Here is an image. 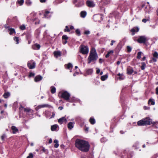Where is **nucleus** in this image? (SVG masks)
<instances>
[{"label":"nucleus","mask_w":158,"mask_h":158,"mask_svg":"<svg viewBox=\"0 0 158 158\" xmlns=\"http://www.w3.org/2000/svg\"><path fill=\"white\" fill-rule=\"evenodd\" d=\"M33 157V154L32 153H30L29 155L27 156V158H32Z\"/></svg>","instance_id":"45"},{"label":"nucleus","mask_w":158,"mask_h":158,"mask_svg":"<svg viewBox=\"0 0 158 158\" xmlns=\"http://www.w3.org/2000/svg\"><path fill=\"white\" fill-rule=\"evenodd\" d=\"M70 31V29L69 28L68 26H65V28L64 30V32H69Z\"/></svg>","instance_id":"41"},{"label":"nucleus","mask_w":158,"mask_h":158,"mask_svg":"<svg viewBox=\"0 0 158 158\" xmlns=\"http://www.w3.org/2000/svg\"><path fill=\"white\" fill-rule=\"evenodd\" d=\"M148 103L149 104L151 103V105H154L155 104V101L152 99H149Z\"/></svg>","instance_id":"30"},{"label":"nucleus","mask_w":158,"mask_h":158,"mask_svg":"<svg viewBox=\"0 0 158 158\" xmlns=\"http://www.w3.org/2000/svg\"><path fill=\"white\" fill-rule=\"evenodd\" d=\"M11 129L13 131V133L14 134L16 133L18 131V128L15 126H12L11 127Z\"/></svg>","instance_id":"20"},{"label":"nucleus","mask_w":158,"mask_h":158,"mask_svg":"<svg viewBox=\"0 0 158 158\" xmlns=\"http://www.w3.org/2000/svg\"><path fill=\"white\" fill-rule=\"evenodd\" d=\"M6 135L5 134H3V135H2L1 136V139L2 140H4V139H5V138H6Z\"/></svg>","instance_id":"49"},{"label":"nucleus","mask_w":158,"mask_h":158,"mask_svg":"<svg viewBox=\"0 0 158 158\" xmlns=\"http://www.w3.org/2000/svg\"><path fill=\"white\" fill-rule=\"evenodd\" d=\"M142 66H141V68L142 70H144L146 67V64L144 62H143L141 63Z\"/></svg>","instance_id":"36"},{"label":"nucleus","mask_w":158,"mask_h":158,"mask_svg":"<svg viewBox=\"0 0 158 158\" xmlns=\"http://www.w3.org/2000/svg\"><path fill=\"white\" fill-rule=\"evenodd\" d=\"M19 28L22 30H24L26 28L25 26L24 25H22Z\"/></svg>","instance_id":"46"},{"label":"nucleus","mask_w":158,"mask_h":158,"mask_svg":"<svg viewBox=\"0 0 158 158\" xmlns=\"http://www.w3.org/2000/svg\"><path fill=\"white\" fill-rule=\"evenodd\" d=\"M131 48L129 46L127 47V51L128 52H130L131 51Z\"/></svg>","instance_id":"44"},{"label":"nucleus","mask_w":158,"mask_h":158,"mask_svg":"<svg viewBox=\"0 0 158 158\" xmlns=\"http://www.w3.org/2000/svg\"><path fill=\"white\" fill-rule=\"evenodd\" d=\"M127 73L129 75L131 74L134 72L133 69L131 67H128L127 69Z\"/></svg>","instance_id":"18"},{"label":"nucleus","mask_w":158,"mask_h":158,"mask_svg":"<svg viewBox=\"0 0 158 158\" xmlns=\"http://www.w3.org/2000/svg\"><path fill=\"white\" fill-rule=\"evenodd\" d=\"M100 69H98L97 70V71H96V73L98 74L99 73H100Z\"/></svg>","instance_id":"56"},{"label":"nucleus","mask_w":158,"mask_h":158,"mask_svg":"<svg viewBox=\"0 0 158 158\" xmlns=\"http://www.w3.org/2000/svg\"><path fill=\"white\" fill-rule=\"evenodd\" d=\"M87 6L90 7H93L95 6V4L93 1L87 0L86 2Z\"/></svg>","instance_id":"9"},{"label":"nucleus","mask_w":158,"mask_h":158,"mask_svg":"<svg viewBox=\"0 0 158 158\" xmlns=\"http://www.w3.org/2000/svg\"><path fill=\"white\" fill-rule=\"evenodd\" d=\"M4 27L6 29L8 28V30L10 28V27L7 24L5 25H4Z\"/></svg>","instance_id":"50"},{"label":"nucleus","mask_w":158,"mask_h":158,"mask_svg":"<svg viewBox=\"0 0 158 158\" xmlns=\"http://www.w3.org/2000/svg\"><path fill=\"white\" fill-rule=\"evenodd\" d=\"M146 58V57L145 56H144L142 59L143 60H145Z\"/></svg>","instance_id":"63"},{"label":"nucleus","mask_w":158,"mask_h":158,"mask_svg":"<svg viewBox=\"0 0 158 158\" xmlns=\"http://www.w3.org/2000/svg\"><path fill=\"white\" fill-rule=\"evenodd\" d=\"M102 2L104 4L106 5L110 2V0H102Z\"/></svg>","instance_id":"35"},{"label":"nucleus","mask_w":158,"mask_h":158,"mask_svg":"<svg viewBox=\"0 0 158 158\" xmlns=\"http://www.w3.org/2000/svg\"><path fill=\"white\" fill-rule=\"evenodd\" d=\"M150 20V19L149 17H148L147 19H142V21L143 23H145L147 21H149Z\"/></svg>","instance_id":"39"},{"label":"nucleus","mask_w":158,"mask_h":158,"mask_svg":"<svg viewBox=\"0 0 158 158\" xmlns=\"http://www.w3.org/2000/svg\"><path fill=\"white\" fill-rule=\"evenodd\" d=\"M58 122L60 124H62L64 122L66 123L67 122V120L64 117H63L58 120Z\"/></svg>","instance_id":"11"},{"label":"nucleus","mask_w":158,"mask_h":158,"mask_svg":"<svg viewBox=\"0 0 158 158\" xmlns=\"http://www.w3.org/2000/svg\"><path fill=\"white\" fill-rule=\"evenodd\" d=\"M156 94L158 95V87H156Z\"/></svg>","instance_id":"53"},{"label":"nucleus","mask_w":158,"mask_h":158,"mask_svg":"<svg viewBox=\"0 0 158 158\" xmlns=\"http://www.w3.org/2000/svg\"><path fill=\"white\" fill-rule=\"evenodd\" d=\"M139 29L138 27H135L131 29V31L132 32L131 35H135V32H137L139 31Z\"/></svg>","instance_id":"10"},{"label":"nucleus","mask_w":158,"mask_h":158,"mask_svg":"<svg viewBox=\"0 0 158 158\" xmlns=\"http://www.w3.org/2000/svg\"><path fill=\"white\" fill-rule=\"evenodd\" d=\"M154 156H155V158H156L158 156H157V154L156 155H154Z\"/></svg>","instance_id":"64"},{"label":"nucleus","mask_w":158,"mask_h":158,"mask_svg":"<svg viewBox=\"0 0 158 158\" xmlns=\"http://www.w3.org/2000/svg\"><path fill=\"white\" fill-rule=\"evenodd\" d=\"M93 72L92 69H87L85 70V72L87 75L91 74Z\"/></svg>","instance_id":"19"},{"label":"nucleus","mask_w":158,"mask_h":158,"mask_svg":"<svg viewBox=\"0 0 158 158\" xmlns=\"http://www.w3.org/2000/svg\"><path fill=\"white\" fill-rule=\"evenodd\" d=\"M89 121L90 123L92 124H94L95 122V120L93 117H91L90 118Z\"/></svg>","instance_id":"25"},{"label":"nucleus","mask_w":158,"mask_h":158,"mask_svg":"<svg viewBox=\"0 0 158 158\" xmlns=\"http://www.w3.org/2000/svg\"><path fill=\"white\" fill-rule=\"evenodd\" d=\"M47 0H40V2L41 3H44L46 2Z\"/></svg>","instance_id":"52"},{"label":"nucleus","mask_w":158,"mask_h":158,"mask_svg":"<svg viewBox=\"0 0 158 158\" xmlns=\"http://www.w3.org/2000/svg\"><path fill=\"white\" fill-rule=\"evenodd\" d=\"M153 57L152 60L153 62H156L157 60V59L158 58V53L156 52H155L153 54Z\"/></svg>","instance_id":"12"},{"label":"nucleus","mask_w":158,"mask_h":158,"mask_svg":"<svg viewBox=\"0 0 158 158\" xmlns=\"http://www.w3.org/2000/svg\"><path fill=\"white\" fill-rule=\"evenodd\" d=\"M98 55L95 49L92 50L88 58V63L90 64L91 62L95 61L98 59Z\"/></svg>","instance_id":"3"},{"label":"nucleus","mask_w":158,"mask_h":158,"mask_svg":"<svg viewBox=\"0 0 158 158\" xmlns=\"http://www.w3.org/2000/svg\"><path fill=\"white\" fill-rule=\"evenodd\" d=\"M58 127V125L56 124H55L51 127V130L52 131H56L57 128Z\"/></svg>","instance_id":"23"},{"label":"nucleus","mask_w":158,"mask_h":158,"mask_svg":"<svg viewBox=\"0 0 158 158\" xmlns=\"http://www.w3.org/2000/svg\"><path fill=\"white\" fill-rule=\"evenodd\" d=\"M115 41H114V40H112L111 41V43H110V45L112 46L113 45V43H115Z\"/></svg>","instance_id":"51"},{"label":"nucleus","mask_w":158,"mask_h":158,"mask_svg":"<svg viewBox=\"0 0 158 158\" xmlns=\"http://www.w3.org/2000/svg\"><path fill=\"white\" fill-rule=\"evenodd\" d=\"M35 63L33 61H29L27 63V66L30 69L35 68Z\"/></svg>","instance_id":"8"},{"label":"nucleus","mask_w":158,"mask_h":158,"mask_svg":"<svg viewBox=\"0 0 158 158\" xmlns=\"http://www.w3.org/2000/svg\"><path fill=\"white\" fill-rule=\"evenodd\" d=\"M114 52L113 50H111L109 52H108L107 53V54L106 55V58H108V57L109 56H110V54H112Z\"/></svg>","instance_id":"37"},{"label":"nucleus","mask_w":158,"mask_h":158,"mask_svg":"<svg viewBox=\"0 0 158 158\" xmlns=\"http://www.w3.org/2000/svg\"><path fill=\"white\" fill-rule=\"evenodd\" d=\"M10 95V94L9 92H5L3 95V96L5 98H7Z\"/></svg>","instance_id":"24"},{"label":"nucleus","mask_w":158,"mask_h":158,"mask_svg":"<svg viewBox=\"0 0 158 158\" xmlns=\"http://www.w3.org/2000/svg\"><path fill=\"white\" fill-rule=\"evenodd\" d=\"M79 74L78 72H76L74 73L73 75L74 76H75L76 75H78Z\"/></svg>","instance_id":"55"},{"label":"nucleus","mask_w":158,"mask_h":158,"mask_svg":"<svg viewBox=\"0 0 158 158\" xmlns=\"http://www.w3.org/2000/svg\"><path fill=\"white\" fill-rule=\"evenodd\" d=\"M51 92L52 94H54L55 93L56 91V88L53 86H52L51 87Z\"/></svg>","instance_id":"34"},{"label":"nucleus","mask_w":158,"mask_h":158,"mask_svg":"<svg viewBox=\"0 0 158 158\" xmlns=\"http://www.w3.org/2000/svg\"><path fill=\"white\" fill-rule=\"evenodd\" d=\"M32 48L34 50H39L40 49V46L37 44H35L32 46Z\"/></svg>","instance_id":"16"},{"label":"nucleus","mask_w":158,"mask_h":158,"mask_svg":"<svg viewBox=\"0 0 158 158\" xmlns=\"http://www.w3.org/2000/svg\"><path fill=\"white\" fill-rule=\"evenodd\" d=\"M107 75H105L102 76L101 77V79L102 81H104L107 78Z\"/></svg>","instance_id":"32"},{"label":"nucleus","mask_w":158,"mask_h":158,"mask_svg":"<svg viewBox=\"0 0 158 158\" xmlns=\"http://www.w3.org/2000/svg\"><path fill=\"white\" fill-rule=\"evenodd\" d=\"M99 62L100 63H102V59H101L100 58L99 59Z\"/></svg>","instance_id":"62"},{"label":"nucleus","mask_w":158,"mask_h":158,"mask_svg":"<svg viewBox=\"0 0 158 158\" xmlns=\"http://www.w3.org/2000/svg\"><path fill=\"white\" fill-rule=\"evenodd\" d=\"M52 115L51 116V118H53L54 117V116H55V114H54V112H52Z\"/></svg>","instance_id":"57"},{"label":"nucleus","mask_w":158,"mask_h":158,"mask_svg":"<svg viewBox=\"0 0 158 158\" xmlns=\"http://www.w3.org/2000/svg\"><path fill=\"white\" fill-rule=\"evenodd\" d=\"M156 123L155 122H152V120L148 117L144 118L137 122V124L139 126L155 124Z\"/></svg>","instance_id":"2"},{"label":"nucleus","mask_w":158,"mask_h":158,"mask_svg":"<svg viewBox=\"0 0 158 158\" xmlns=\"http://www.w3.org/2000/svg\"><path fill=\"white\" fill-rule=\"evenodd\" d=\"M54 142L55 143V144L54 145V147L55 148H57L59 146V144L58 143V140L57 139H55L54 141Z\"/></svg>","instance_id":"28"},{"label":"nucleus","mask_w":158,"mask_h":158,"mask_svg":"<svg viewBox=\"0 0 158 158\" xmlns=\"http://www.w3.org/2000/svg\"><path fill=\"white\" fill-rule=\"evenodd\" d=\"M62 39L63 40V44H65L67 42V40L68 39V37L65 35H64L62 36Z\"/></svg>","instance_id":"14"},{"label":"nucleus","mask_w":158,"mask_h":158,"mask_svg":"<svg viewBox=\"0 0 158 158\" xmlns=\"http://www.w3.org/2000/svg\"><path fill=\"white\" fill-rule=\"evenodd\" d=\"M24 0H18L17 2L20 5H22L24 3Z\"/></svg>","instance_id":"38"},{"label":"nucleus","mask_w":158,"mask_h":158,"mask_svg":"<svg viewBox=\"0 0 158 158\" xmlns=\"http://www.w3.org/2000/svg\"><path fill=\"white\" fill-rule=\"evenodd\" d=\"M142 54V52H139L137 53V58L138 59H140L141 58V56Z\"/></svg>","instance_id":"40"},{"label":"nucleus","mask_w":158,"mask_h":158,"mask_svg":"<svg viewBox=\"0 0 158 158\" xmlns=\"http://www.w3.org/2000/svg\"><path fill=\"white\" fill-rule=\"evenodd\" d=\"M50 106L48 105V104H44L42 105H40L38 106V107H39V108H44L45 107H49Z\"/></svg>","instance_id":"33"},{"label":"nucleus","mask_w":158,"mask_h":158,"mask_svg":"<svg viewBox=\"0 0 158 158\" xmlns=\"http://www.w3.org/2000/svg\"><path fill=\"white\" fill-rule=\"evenodd\" d=\"M76 34L78 36H80L81 35V33L80 30L79 29H77L76 30Z\"/></svg>","instance_id":"43"},{"label":"nucleus","mask_w":158,"mask_h":158,"mask_svg":"<svg viewBox=\"0 0 158 158\" xmlns=\"http://www.w3.org/2000/svg\"><path fill=\"white\" fill-rule=\"evenodd\" d=\"M120 61H118L117 62V65H118L120 64Z\"/></svg>","instance_id":"60"},{"label":"nucleus","mask_w":158,"mask_h":158,"mask_svg":"<svg viewBox=\"0 0 158 158\" xmlns=\"http://www.w3.org/2000/svg\"><path fill=\"white\" fill-rule=\"evenodd\" d=\"M8 30L10 31L9 34L10 35H12L14 33H15V30L14 28H10Z\"/></svg>","instance_id":"27"},{"label":"nucleus","mask_w":158,"mask_h":158,"mask_svg":"<svg viewBox=\"0 0 158 158\" xmlns=\"http://www.w3.org/2000/svg\"><path fill=\"white\" fill-rule=\"evenodd\" d=\"M75 147L79 150L83 152H88L90 148V145L87 141L77 139L75 142Z\"/></svg>","instance_id":"1"},{"label":"nucleus","mask_w":158,"mask_h":158,"mask_svg":"<svg viewBox=\"0 0 158 158\" xmlns=\"http://www.w3.org/2000/svg\"><path fill=\"white\" fill-rule=\"evenodd\" d=\"M23 110L26 113H30L31 114H32L33 112V111L29 108H23Z\"/></svg>","instance_id":"17"},{"label":"nucleus","mask_w":158,"mask_h":158,"mask_svg":"<svg viewBox=\"0 0 158 158\" xmlns=\"http://www.w3.org/2000/svg\"><path fill=\"white\" fill-rule=\"evenodd\" d=\"M54 56L56 58L60 57L61 56V52L60 51H55L53 52Z\"/></svg>","instance_id":"13"},{"label":"nucleus","mask_w":158,"mask_h":158,"mask_svg":"<svg viewBox=\"0 0 158 158\" xmlns=\"http://www.w3.org/2000/svg\"><path fill=\"white\" fill-rule=\"evenodd\" d=\"M90 32L89 30L85 31L84 33L85 35H89L90 34Z\"/></svg>","instance_id":"48"},{"label":"nucleus","mask_w":158,"mask_h":158,"mask_svg":"<svg viewBox=\"0 0 158 158\" xmlns=\"http://www.w3.org/2000/svg\"><path fill=\"white\" fill-rule=\"evenodd\" d=\"M73 4L77 7H80L84 4V0H73Z\"/></svg>","instance_id":"7"},{"label":"nucleus","mask_w":158,"mask_h":158,"mask_svg":"<svg viewBox=\"0 0 158 158\" xmlns=\"http://www.w3.org/2000/svg\"><path fill=\"white\" fill-rule=\"evenodd\" d=\"M50 12L49 11H47L45 12L44 14V16L45 18H48L50 17Z\"/></svg>","instance_id":"22"},{"label":"nucleus","mask_w":158,"mask_h":158,"mask_svg":"<svg viewBox=\"0 0 158 158\" xmlns=\"http://www.w3.org/2000/svg\"><path fill=\"white\" fill-rule=\"evenodd\" d=\"M43 77L40 75L36 76L34 78V81L36 82H38L41 80Z\"/></svg>","instance_id":"15"},{"label":"nucleus","mask_w":158,"mask_h":158,"mask_svg":"<svg viewBox=\"0 0 158 158\" xmlns=\"http://www.w3.org/2000/svg\"><path fill=\"white\" fill-rule=\"evenodd\" d=\"M87 15V13L85 11H81L80 13V16L81 18H85Z\"/></svg>","instance_id":"21"},{"label":"nucleus","mask_w":158,"mask_h":158,"mask_svg":"<svg viewBox=\"0 0 158 158\" xmlns=\"http://www.w3.org/2000/svg\"><path fill=\"white\" fill-rule=\"evenodd\" d=\"M14 40L16 42V44H18L19 43V39L18 37L15 36L14 37Z\"/></svg>","instance_id":"42"},{"label":"nucleus","mask_w":158,"mask_h":158,"mask_svg":"<svg viewBox=\"0 0 158 158\" xmlns=\"http://www.w3.org/2000/svg\"><path fill=\"white\" fill-rule=\"evenodd\" d=\"M35 75V74L32 72L30 73H29V77H32L34 76Z\"/></svg>","instance_id":"47"},{"label":"nucleus","mask_w":158,"mask_h":158,"mask_svg":"<svg viewBox=\"0 0 158 158\" xmlns=\"http://www.w3.org/2000/svg\"><path fill=\"white\" fill-rule=\"evenodd\" d=\"M61 95V97L67 101L71 102L72 101L69 100L70 97V94L67 91H64L60 94Z\"/></svg>","instance_id":"4"},{"label":"nucleus","mask_w":158,"mask_h":158,"mask_svg":"<svg viewBox=\"0 0 158 158\" xmlns=\"http://www.w3.org/2000/svg\"><path fill=\"white\" fill-rule=\"evenodd\" d=\"M118 78L119 79L121 80L123 79V78L122 77V76L121 75V76L119 77Z\"/></svg>","instance_id":"54"},{"label":"nucleus","mask_w":158,"mask_h":158,"mask_svg":"<svg viewBox=\"0 0 158 158\" xmlns=\"http://www.w3.org/2000/svg\"><path fill=\"white\" fill-rule=\"evenodd\" d=\"M52 139H50L49 140V143H52Z\"/></svg>","instance_id":"58"},{"label":"nucleus","mask_w":158,"mask_h":158,"mask_svg":"<svg viewBox=\"0 0 158 158\" xmlns=\"http://www.w3.org/2000/svg\"><path fill=\"white\" fill-rule=\"evenodd\" d=\"M68 127L69 129H71L73 127V125L72 122H69L68 124Z\"/></svg>","instance_id":"26"},{"label":"nucleus","mask_w":158,"mask_h":158,"mask_svg":"<svg viewBox=\"0 0 158 158\" xmlns=\"http://www.w3.org/2000/svg\"><path fill=\"white\" fill-rule=\"evenodd\" d=\"M79 49L80 52L83 54H87L89 52V48L87 46L81 45Z\"/></svg>","instance_id":"5"},{"label":"nucleus","mask_w":158,"mask_h":158,"mask_svg":"<svg viewBox=\"0 0 158 158\" xmlns=\"http://www.w3.org/2000/svg\"><path fill=\"white\" fill-rule=\"evenodd\" d=\"M65 66L66 68L69 69L71 68H72L73 65L69 63L68 64H65Z\"/></svg>","instance_id":"29"},{"label":"nucleus","mask_w":158,"mask_h":158,"mask_svg":"<svg viewBox=\"0 0 158 158\" xmlns=\"http://www.w3.org/2000/svg\"><path fill=\"white\" fill-rule=\"evenodd\" d=\"M148 38L145 36H139L137 40V41L140 44H145L148 40Z\"/></svg>","instance_id":"6"},{"label":"nucleus","mask_w":158,"mask_h":158,"mask_svg":"<svg viewBox=\"0 0 158 158\" xmlns=\"http://www.w3.org/2000/svg\"><path fill=\"white\" fill-rule=\"evenodd\" d=\"M60 110H61L63 109V107L62 106H60L58 108Z\"/></svg>","instance_id":"59"},{"label":"nucleus","mask_w":158,"mask_h":158,"mask_svg":"<svg viewBox=\"0 0 158 158\" xmlns=\"http://www.w3.org/2000/svg\"><path fill=\"white\" fill-rule=\"evenodd\" d=\"M26 4L28 6H30L32 4V2L31 0H26Z\"/></svg>","instance_id":"31"},{"label":"nucleus","mask_w":158,"mask_h":158,"mask_svg":"<svg viewBox=\"0 0 158 158\" xmlns=\"http://www.w3.org/2000/svg\"><path fill=\"white\" fill-rule=\"evenodd\" d=\"M74 29V27L73 26H71L70 27V29L71 30L73 29Z\"/></svg>","instance_id":"61"}]
</instances>
